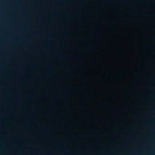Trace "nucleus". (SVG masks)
Wrapping results in <instances>:
<instances>
[{"label": "nucleus", "instance_id": "obj_4", "mask_svg": "<svg viewBox=\"0 0 155 155\" xmlns=\"http://www.w3.org/2000/svg\"><path fill=\"white\" fill-rule=\"evenodd\" d=\"M38 107H39V106H38Z\"/></svg>", "mask_w": 155, "mask_h": 155}, {"label": "nucleus", "instance_id": "obj_2", "mask_svg": "<svg viewBox=\"0 0 155 155\" xmlns=\"http://www.w3.org/2000/svg\"><path fill=\"white\" fill-rule=\"evenodd\" d=\"M81 2V1H78V2Z\"/></svg>", "mask_w": 155, "mask_h": 155}, {"label": "nucleus", "instance_id": "obj_1", "mask_svg": "<svg viewBox=\"0 0 155 155\" xmlns=\"http://www.w3.org/2000/svg\"><path fill=\"white\" fill-rule=\"evenodd\" d=\"M66 88L68 89V88H69V87H68Z\"/></svg>", "mask_w": 155, "mask_h": 155}, {"label": "nucleus", "instance_id": "obj_3", "mask_svg": "<svg viewBox=\"0 0 155 155\" xmlns=\"http://www.w3.org/2000/svg\"><path fill=\"white\" fill-rule=\"evenodd\" d=\"M41 87V86H39V87Z\"/></svg>", "mask_w": 155, "mask_h": 155}]
</instances>
